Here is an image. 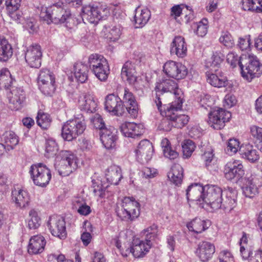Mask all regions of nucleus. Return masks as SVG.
Masks as SVG:
<instances>
[{
    "label": "nucleus",
    "instance_id": "f257e3e1",
    "mask_svg": "<svg viewBox=\"0 0 262 262\" xmlns=\"http://www.w3.org/2000/svg\"><path fill=\"white\" fill-rule=\"evenodd\" d=\"M40 17L48 24H60L71 18V13L70 10L64 8L63 3L58 2L48 7H42Z\"/></svg>",
    "mask_w": 262,
    "mask_h": 262
},
{
    "label": "nucleus",
    "instance_id": "f03ea898",
    "mask_svg": "<svg viewBox=\"0 0 262 262\" xmlns=\"http://www.w3.org/2000/svg\"><path fill=\"white\" fill-rule=\"evenodd\" d=\"M182 104V98L179 97L177 100H174L167 105H164L162 107V112H160L161 114L164 115L165 117L171 119L173 127L180 128L187 124L189 119L187 115L178 113L181 109Z\"/></svg>",
    "mask_w": 262,
    "mask_h": 262
},
{
    "label": "nucleus",
    "instance_id": "7ed1b4c3",
    "mask_svg": "<svg viewBox=\"0 0 262 262\" xmlns=\"http://www.w3.org/2000/svg\"><path fill=\"white\" fill-rule=\"evenodd\" d=\"M222 203V190L215 185L205 186L203 194L202 202L200 206L208 211H214L221 208Z\"/></svg>",
    "mask_w": 262,
    "mask_h": 262
},
{
    "label": "nucleus",
    "instance_id": "20e7f679",
    "mask_svg": "<svg viewBox=\"0 0 262 262\" xmlns=\"http://www.w3.org/2000/svg\"><path fill=\"white\" fill-rule=\"evenodd\" d=\"M241 70L242 76L250 81L254 77H258L262 73V65L256 56L243 54L242 55Z\"/></svg>",
    "mask_w": 262,
    "mask_h": 262
},
{
    "label": "nucleus",
    "instance_id": "39448f33",
    "mask_svg": "<svg viewBox=\"0 0 262 262\" xmlns=\"http://www.w3.org/2000/svg\"><path fill=\"white\" fill-rule=\"evenodd\" d=\"M110 14V10L105 5L98 4L85 5L82 7L81 17L85 24H96Z\"/></svg>",
    "mask_w": 262,
    "mask_h": 262
},
{
    "label": "nucleus",
    "instance_id": "423d86ee",
    "mask_svg": "<svg viewBox=\"0 0 262 262\" xmlns=\"http://www.w3.org/2000/svg\"><path fill=\"white\" fill-rule=\"evenodd\" d=\"M76 156L69 150H61L57 156L56 168L60 175L68 176L77 167Z\"/></svg>",
    "mask_w": 262,
    "mask_h": 262
},
{
    "label": "nucleus",
    "instance_id": "0eeeda50",
    "mask_svg": "<svg viewBox=\"0 0 262 262\" xmlns=\"http://www.w3.org/2000/svg\"><path fill=\"white\" fill-rule=\"evenodd\" d=\"M116 212L122 220H134L140 214V204L133 198L125 197L118 206Z\"/></svg>",
    "mask_w": 262,
    "mask_h": 262
},
{
    "label": "nucleus",
    "instance_id": "6e6552de",
    "mask_svg": "<svg viewBox=\"0 0 262 262\" xmlns=\"http://www.w3.org/2000/svg\"><path fill=\"white\" fill-rule=\"evenodd\" d=\"M86 128V124L82 117L75 118L67 121L62 126L61 136L67 141H70L81 135Z\"/></svg>",
    "mask_w": 262,
    "mask_h": 262
},
{
    "label": "nucleus",
    "instance_id": "1a4fd4ad",
    "mask_svg": "<svg viewBox=\"0 0 262 262\" xmlns=\"http://www.w3.org/2000/svg\"><path fill=\"white\" fill-rule=\"evenodd\" d=\"M89 66L93 73L100 81H104L108 77L110 68L107 60L98 54H91L88 60Z\"/></svg>",
    "mask_w": 262,
    "mask_h": 262
},
{
    "label": "nucleus",
    "instance_id": "9d476101",
    "mask_svg": "<svg viewBox=\"0 0 262 262\" xmlns=\"http://www.w3.org/2000/svg\"><path fill=\"white\" fill-rule=\"evenodd\" d=\"M155 90L156 94L155 103L160 112H162V107L160 96L164 93L170 92L173 93L176 98L175 100H177L179 97L181 98V91L178 89L177 83L171 79L163 80L157 82Z\"/></svg>",
    "mask_w": 262,
    "mask_h": 262
},
{
    "label": "nucleus",
    "instance_id": "9b49d317",
    "mask_svg": "<svg viewBox=\"0 0 262 262\" xmlns=\"http://www.w3.org/2000/svg\"><path fill=\"white\" fill-rule=\"evenodd\" d=\"M29 173L34 184L40 187H45L51 179L50 170L42 163L32 165Z\"/></svg>",
    "mask_w": 262,
    "mask_h": 262
},
{
    "label": "nucleus",
    "instance_id": "f8f14e48",
    "mask_svg": "<svg viewBox=\"0 0 262 262\" xmlns=\"http://www.w3.org/2000/svg\"><path fill=\"white\" fill-rule=\"evenodd\" d=\"M231 114L225 110L218 108L211 111L208 115V123L214 129H221L229 121Z\"/></svg>",
    "mask_w": 262,
    "mask_h": 262
},
{
    "label": "nucleus",
    "instance_id": "ddd939ff",
    "mask_svg": "<svg viewBox=\"0 0 262 262\" xmlns=\"http://www.w3.org/2000/svg\"><path fill=\"white\" fill-rule=\"evenodd\" d=\"M163 71L168 76L177 80L184 79L188 74L185 66L173 60L168 61L164 64Z\"/></svg>",
    "mask_w": 262,
    "mask_h": 262
},
{
    "label": "nucleus",
    "instance_id": "4468645a",
    "mask_svg": "<svg viewBox=\"0 0 262 262\" xmlns=\"http://www.w3.org/2000/svg\"><path fill=\"white\" fill-rule=\"evenodd\" d=\"M137 160L144 164L152 158L154 149L151 143L148 140L141 141L135 150Z\"/></svg>",
    "mask_w": 262,
    "mask_h": 262
},
{
    "label": "nucleus",
    "instance_id": "2eb2a0df",
    "mask_svg": "<svg viewBox=\"0 0 262 262\" xmlns=\"http://www.w3.org/2000/svg\"><path fill=\"white\" fill-rule=\"evenodd\" d=\"M48 225L52 234L60 238L66 237V223L63 217L58 215L51 216Z\"/></svg>",
    "mask_w": 262,
    "mask_h": 262
},
{
    "label": "nucleus",
    "instance_id": "dca6fc26",
    "mask_svg": "<svg viewBox=\"0 0 262 262\" xmlns=\"http://www.w3.org/2000/svg\"><path fill=\"white\" fill-rule=\"evenodd\" d=\"M243 168L241 161L236 160L230 161L224 167L225 177L228 180L239 179L244 174Z\"/></svg>",
    "mask_w": 262,
    "mask_h": 262
},
{
    "label": "nucleus",
    "instance_id": "f3484780",
    "mask_svg": "<svg viewBox=\"0 0 262 262\" xmlns=\"http://www.w3.org/2000/svg\"><path fill=\"white\" fill-rule=\"evenodd\" d=\"M42 55L40 46L37 44L32 45L26 50L25 60L30 67L38 68L41 66Z\"/></svg>",
    "mask_w": 262,
    "mask_h": 262
},
{
    "label": "nucleus",
    "instance_id": "a211bd4d",
    "mask_svg": "<svg viewBox=\"0 0 262 262\" xmlns=\"http://www.w3.org/2000/svg\"><path fill=\"white\" fill-rule=\"evenodd\" d=\"M25 93L21 88L12 87L8 95L9 108L14 111L20 110L25 100Z\"/></svg>",
    "mask_w": 262,
    "mask_h": 262
},
{
    "label": "nucleus",
    "instance_id": "6ab92c4d",
    "mask_svg": "<svg viewBox=\"0 0 262 262\" xmlns=\"http://www.w3.org/2000/svg\"><path fill=\"white\" fill-rule=\"evenodd\" d=\"M105 108L115 115H122L125 111L123 102L117 96L113 94L106 96L105 101Z\"/></svg>",
    "mask_w": 262,
    "mask_h": 262
},
{
    "label": "nucleus",
    "instance_id": "aec40b11",
    "mask_svg": "<svg viewBox=\"0 0 262 262\" xmlns=\"http://www.w3.org/2000/svg\"><path fill=\"white\" fill-rule=\"evenodd\" d=\"M119 94L123 93V103L126 104L125 108L128 113L133 117H136L138 113V106L133 93L126 88H123L118 90Z\"/></svg>",
    "mask_w": 262,
    "mask_h": 262
},
{
    "label": "nucleus",
    "instance_id": "412c9836",
    "mask_svg": "<svg viewBox=\"0 0 262 262\" xmlns=\"http://www.w3.org/2000/svg\"><path fill=\"white\" fill-rule=\"evenodd\" d=\"M215 251L214 245L208 242L200 243L195 251L196 255L203 262H207L212 257Z\"/></svg>",
    "mask_w": 262,
    "mask_h": 262
},
{
    "label": "nucleus",
    "instance_id": "4be33fe9",
    "mask_svg": "<svg viewBox=\"0 0 262 262\" xmlns=\"http://www.w3.org/2000/svg\"><path fill=\"white\" fill-rule=\"evenodd\" d=\"M117 131L113 127L104 128L100 132V140L104 146L108 149L113 148L116 146Z\"/></svg>",
    "mask_w": 262,
    "mask_h": 262
},
{
    "label": "nucleus",
    "instance_id": "5701e85b",
    "mask_svg": "<svg viewBox=\"0 0 262 262\" xmlns=\"http://www.w3.org/2000/svg\"><path fill=\"white\" fill-rule=\"evenodd\" d=\"M187 47L185 38L181 36H176L170 47L171 54L176 55L179 58H183L187 55Z\"/></svg>",
    "mask_w": 262,
    "mask_h": 262
},
{
    "label": "nucleus",
    "instance_id": "b1692460",
    "mask_svg": "<svg viewBox=\"0 0 262 262\" xmlns=\"http://www.w3.org/2000/svg\"><path fill=\"white\" fill-rule=\"evenodd\" d=\"M205 191V187H203L199 184H191L188 186L186 190V195L187 200L190 201H196L200 206V203L202 202L203 194Z\"/></svg>",
    "mask_w": 262,
    "mask_h": 262
},
{
    "label": "nucleus",
    "instance_id": "393cba45",
    "mask_svg": "<svg viewBox=\"0 0 262 262\" xmlns=\"http://www.w3.org/2000/svg\"><path fill=\"white\" fill-rule=\"evenodd\" d=\"M121 75L122 78L130 84L137 85L138 81L134 64L130 61L126 62L122 68Z\"/></svg>",
    "mask_w": 262,
    "mask_h": 262
},
{
    "label": "nucleus",
    "instance_id": "a878e982",
    "mask_svg": "<svg viewBox=\"0 0 262 262\" xmlns=\"http://www.w3.org/2000/svg\"><path fill=\"white\" fill-rule=\"evenodd\" d=\"M79 106L81 110L87 113H94L96 110L97 103L93 95L84 94L79 97L78 100Z\"/></svg>",
    "mask_w": 262,
    "mask_h": 262
},
{
    "label": "nucleus",
    "instance_id": "bb28decb",
    "mask_svg": "<svg viewBox=\"0 0 262 262\" xmlns=\"http://www.w3.org/2000/svg\"><path fill=\"white\" fill-rule=\"evenodd\" d=\"M46 241L45 237L41 235L32 236L29 241L28 252L31 254H37L43 252Z\"/></svg>",
    "mask_w": 262,
    "mask_h": 262
},
{
    "label": "nucleus",
    "instance_id": "cd10ccee",
    "mask_svg": "<svg viewBox=\"0 0 262 262\" xmlns=\"http://www.w3.org/2000/svg\"><path fill=\"white\" fill-rule=\"evenodd\" d=\"M145 241L146 242H145L138 238L133 240L132 251L134 257H143L148 252L151 248V243L148 239H146Z\"/></svg>",
    "mask_w": 262,
    "mask_h": 262
},
{
    "label": "nucleus",
    "instance_id": "c85d7f7f",
    "mask_svg": "<svg viewBox=\"0 0 262 262\" xmlns=\"http://www.w3.org/2000/svg\"><path fill=\"white\" fill-rule=\"evenodd\" d=\"M120 129L124 136L135 138L142 134L143 125L134 122H124L120 126Z\"/></svg>",
    "mask_w": 262,
    "mask_h": 262
},
{
    "label": "nucleus",
    "instance_id": "c756f323",
    "mask_svg": "<svg viewBox=\"0 0 262 262\" xmlns=\"http://www.w3.org/2000/svg\"><path fill=\"white\" fill-rule=\"evenodd\" d=\"M237 192L229 190L225 192V196L222 198V207L225 211H230L236 205Z\"/></svg>",
    "mask_w": 262,
    "mask_h": 262
},
{
    "label": "nucleus",
    "instance_id": "7c9ffc66",
    "mask_svg": "<svg viewBox=\"0 0 262 262\" xmlns=\"http://www.w3.org/2000/svg\"><path fill=\"white\" fill-rule=\"evenodd\" d=\"M209 221H205L200 218L196 217L187 224V227L190 231L195 233H201L206 230L210 226Z\"/></svg>",
    "mask_w": 262,
    "mask_h": 262
},
{
    "label": "nucleus",
    "instance_id": "2f4dec72",
    "mask_svg": "<svg viewBox=\"0 0 262 262\" xmlns=\"http://www.w3.org/2000/svg\"><path fill=\"white\" fill-rule=\"evenodd\" d=\"M73 73L76 80L82 83L88 78L89 68L82 62H77L74 66Z\"/></svg>",
    "mask_w": 262,
    "mask_h": 262
},
{
    "label": "nucleus",
    "instance_id": "473e14b6",
    "mask_svg": "<svg viewBox=\"0 0 262 262\" xmlns=\"http://www.w3.org/2000/svg\"><path fill=\"white\" fill-rule=\"evenodd\" d=\"M150 17V12L148 9L137 8L134 16L136 27L142 28L147 23Z\"/></svg>",
    "mask_w": 262,
    "mask_h": 262
},
{
    "label": "nucleus",
    "instance_id": "72a5a7b5",
    "mask_svg": "<svg viewBox=\"0 0 262 262\" xmlns=\"http://www.w3.org/2000/svg\"><path fill=\"white\" fill-rule=\"evenodd\" d=\"M239 152L242 157L251 163L257 161L259 156L256 149H254L252 145L248 144L241 146Z\"/></svg>",
    "mask_w": 262,
    "mask_h": 262
},
{
    "label": "nucleus",
    "instance_id": "f704fd0d",
    "mask_svg": "<svg viewBox=\"0 0 262 262\" xmlns=\"http://www.w3.org/2000/svg\"><path fill=\"white\" fill-rule=\"evenodd\" d=\"M12 54L13 49L11 45L4 36H0V60L6 61Z\"/></svg>",
    "mask_w": 262,
    "mask_h": 262
},
{
    "label": "nucleus",
    "instance_id": "c9c22d12",
    "mask_svg": "<svg viewBox=\"0 0 262 262\" xmlns=\"http://www.w3.org/2000/svg\"><path fill=\"white\" fill-rule=\"evenodd\" d=\"M105 176L108 182L114 185L118 184L122 178L120 168L117 165H112L107 170Z\"/></svg>",
    "mask_w": 262,
    "mask_h": 262
},
{
    "label": "nucleus",
    "instance_id": "e433bc0d",
    "mask_svg": "<svg viewBox=\"0 0 262 262\" xmlns=\"http://www.w3.org/2000/svg\"><path fill=\"white\" fill-rule=\"evenodd\" d=\"M12 200L17 206L21 208L25 207L29 202L28 193L21 190H15L12 191Z\"/></svg>",
    "mask_w": 262,
    "mask_h": 262
},
{
    "label": "nucleus",
    "instance_id": "4c0bfd02",
    "mask_svg": "<svg viewBox=\"0 0 262 262\" xmlns=\"http://www.w3.org/2000/svg\"><path fill=\"white\" fill-rule=\"evenodd\" d=\"M217 74H207V80L211 85L214 87L221 88L226 86L227 85V79L226 76L220 73Z\"/></svg>",
    "mask_w": 262,
    "mask_h": 262
},
{
    "label": "nucleus",
    "instance_id": "58836bf2",
    "mask_svg": "<svg viewBox=\"0 0 262 262\" xmlns=\"http://www.w3.org/2000/svg\"><path fill=\"white\" fill-rule=\"evenodd\" d=\"M250 133L255 146L262 152V127L253 125L250 126Z\"/></svg>",
    "mask_w": 262,
    "mask_h": 262
},
{
    "label": "nucleus",
    "instance_id": "ea45409f",
    "mask_svg": "<svg viewBox=\"0 0 262 262\" xmlns=\"http://www.w3.org/2000/svg\"><path fill=\"white\" fill-rule=\"evenodd\" d=\"M183 170L179 164H174L171 167V171L168 174L170 180L175 185L180 184L182 181Z\"/></svg>",
    "mask_w": 262,
    "mask_h": 262
},
{
    "label": "nucleus",
    "instance_id": "a19ab883",
    "mask_svg": "<svg viewBox=\"0 0 262 262\" xmlns=\"http://www.w3.org/2000/svg\"><path fill=\"white\" fill-rule=\"evenodd\" d=\"M161 146L165 157L170 160H174L179 157L178 152L171 147L169 141L167 138L162 140Z\"/></svg>",
    "mask_w": 262,
    "mask_h": 262
},
{
    "label": "nucleus",
    "instance_id": "79ce46f5",
    "mask_svg": "<svg viewBox=\"0 0 262 262\" xmlns=\"http://www.w3.org/2000/svg\"><path fill=\"white\" fill-rule=\"evenodd\" d=\"M242 8L245 11L259 12L262 8V0H242Z\"/></svg>",
    "mask_w": 262,
    "mask_h": 262
},
{
    "label": "nucleus",
    "instance_id": "37998d69",
    "mask_svg": "<svg viewBox=\"0 0 262 262\" xmlns=\"http://www.w3.org/2000/svg\"><path fill=\"white\" fill-rule=\"evenodd\" d=\"M12 78L9 70L3 69L0 71V89H8L11 86Z\"/></svg>",
    "mask_w": 262,
    "mask_h": 262
},
{
    "label": "nucleus",
    "instance_id": "c03bdc74",
    "mask_svg": "<svg viewBox=\"0 0 262 262\" xmlns=\"http://www.w3.org/2000/svg\"><path fill=\"white\" fill-rule=\"evenodd\" d=\"M3 139L6 146L12 149L18 144L19 140L18 136L12 131L6 132L3 135Z\"/></svg>",
    "mask_w": 262,
    "mask_h": 262
},
{
    "label": "nucleus",
    "instance_id": "a18cd8bd",
    "mask_svg": "<svg viewBox=\"0 0 262 262\" xmlns=\"http://www.w3.org/2000/svg\"><path fill=\"white\" fill-rule=\"evenodd\" d=\"M58 150V145L52 139H48L46 142L45 156L47 158L54 156Z\"/></svg>",
    "mask_w": 262,
    "mask_h": 262
},
{
    "label": "nucleus",
    "instance_id": "49530a36",
    "mask_svg": "<svg viewBox=\"0 0 262 262\" xmlns=\"http://www.w3.org/2000/svg\"><path fill=\"white\" fill-rule=\"evenodd\" d=\"M36 119L37 124L42 128L47 129L50 125L51 119L48 114L39 112Z\"/></svg>",
    "mask_w": 262,
    "mask_h": 262
},
{
    "label": "nucleus",
    "instance_id": "de8ad7c7",
    "mask_svg": "<svg viewBox=\"0 0 262 262\" xmlns=\"http://www.w3.org/2000/svg\"><path fill=\"white\" fill-rule=\"evenodd\" d=\"M30 219L28 221V227L30 229H36L40 224V219L38 216V213L34 209L29 212Z\"/></svg>",
    "mask_w": 262,
    "mask_h": 262
},
{
    "label": "nucleus",
    "instance_id": "09e8293b",
    "mask_svg": "<svg viewBox=\"0 0 262 262\" xmlns=\"http://www.w3.org/2000/svg\"><path fill=\"white\" fill-rule=\"evenodd\" d=\"M243 191L246 197L252 198L257 193V188L251 181H249L243 188Z\"/></svg>",
    "mask_w": 262,
    "mask_h": 262
},
{
    "label": "nucleus",
    "instance_id": "8fccbe9b",
    "mask_svg": "<svg viewBox=\"0 0 262 262\" xmlns=\"http://www.w3.org/2000/svg\"><path fill=\"white\" fill-rule=\"evenodd\" d=\"M49 81H55V77L53 74L48 69L40 70L38 76V84Z\"/></svg>",
    "mask_w": 262,
    "mask_h": 262
},
{
    "label": "nucleus",
    "instance_id": "3c124183",
    "mask_svg": "<svg viewBox=\"0 0 262 262\" xmlns=\"http://www.w3.org/2000/svg\"><path fill=\"white\" fill-rule=\"evenodd\" d=\"M123 239H118L115 238L114 239V242L116 247L120 250L122 255L124 257H127L129 254L132 253L133 254L132 246H129L126 247L124 243V246L122 247L121 243Z\"/></svg>",
    "mask_w": 262,
    "mask_h": 262
},
{
    "label": "nucleus",
    "instance_id": "603ef678",
    "mask_svg": "<svg viewBox=\"0 0 262 262\" xmlns=\"http://www.w3.org/2000/svg\"><path fill=\"white\" fill-rule=\"evenodd\" d=\"M55 81L38 83L40 90L46 95H51L55 90Z\"/></svg>",
    "mask_w": 262,
    "mask_h": 262
},
{
    "label": "nucleus",
    "instance_id": "864d4df0",
    "mask_svg": "<svg viewBox=\"0 0 262 262\" xmlns=\"http://www.w3.org/2000/svg\"><path fill=\"white\" fill-rule=\"evenodd\" d=\"M214 158V155L213 154V150L210 146H208L202 155V159L207 169H209L210 167L211 166Z\"/></svg>",
    "mask_w": 262,
    "mask_h": 262
},
{
    "label": "nucleus",
    "instance_id": "5fc2aeb1",
    "mask_svg": "<svg viewBox=\"0 0 262 262\" xmlns=\"http://www.w3.org/2000/svg\"><path fill=\"white\" fill-rule=\"evenodd\" d=\"M184 156L190 157L195 148L194 143L190 140H185L182 145Z\"/></svg>",
    "mask_w": 262,
    "mask_h": 262
},
{
    "label": "nucleus",
    "instance_id": "6e6d98bb",
    "mask_svg": "<svg viewBox=\"0 0 262 262\" xmlns=\"http://www.w3.org/2000/svg\"><path fill=\"white\" fill-rule=\"evenodd\" d=\"M196 34L201 37L204 36L208 31V20L204 18L196 24Z\"/></svg>",
    "mask_w": 262,
    "mask_h": 262
},
{
    "label": "nucleus",
    "instance_id": "4d7b16f0",
    "mask_svg": "<svg viewBox=\"0 0 262 262\" xmlns=\"http://www.w3.org/2000/svg\"><path fill=\"white\" fill-rule=\"evenodd\" d=\"M121 34L120 28L114 26L111 28L106 34V37L112 41H115L118 40Z\"/></svg>",
    "mask_w": 262,
    "mask_h": 262
},
{
    "label": "nucleus",
    "instance_id": "13d9d810",
    "mask_svg": "<svg viewBox=\"0 0 262 262\" xmlns=\"http://www.w3.org/2000/svg\"><path fill=\"white\" fill-rule=\"evenodd\" d=\"M158 232V227L153 224L143 230L142 233L146 236V239H148L151 242V240L154 239Z\"/></svg>",
    "mask_w": 262,
    "mask_h": 262
},
{
    "label": "nucleus",
    "instance_id": "bf43d9fd",
    "mask_svg": "<svg viewBox=\"0 0 262 262\" xmlns=\"http://www.w3.org/2000/svg\"><path fill=\"white\" fill-rule=\"evenodd\" d=\"M220 41L229 48L233 47L234 45L233 37L228 32H224L222 34L220 38Z\"/></svg>",
    "mask_w": 262,
    "mask_h": 262
},
{
    "label": "nucleus",
    "instance_id": "052dcab7",
    "mask_svg": "<svg viewBox=\"0 0 262 262\" xmlns=\"http://www.w3.org/2000/svg\"><path fill=\"white\" fill-rule=\"evenodd\" d=\"M226 60L232 68H235L237 65H238L241 68L242 56L239 57L237 54L231 52L227 54Z\"/></svg>",
    "mask_w": 262,
    "mask_h": 262
},
{
    "label": "nucleus",
    "instance_id": "680f3d73",
    "mask_svg": "<svg viewBox=\"0 0 262 262\" xmlns=\"http://www.w3.org/2000/svg\"><path fill=\"white\" fill-rule=\"evenodd\" d=\"M239 142L236 139H230L228 142L226 148L227 152L229 155L235 154L239 150Z\"/></svg>",
    "mask_w": 262,
    "mask_h": 262
},
{
    "label": "nucleus",
    "instance_id": "e2e57ef3",
    "mask_svg": "<svg viewBox=\"0 0 262 262\" xmlns=\"http://www.w3.org/2000/svg\"><path fill=\"white\" fill-rule=\"evenodd\" d=\"M219 262H234V259L232 253L228 250L221 251L218 255Z\"/></svg>",
    "mask_w": 262,
    "mask_h": 262
},
{
    "label": "nucleus",
    "instance_id": "0e129e2a",
    "mask_svg": "<svg viewBox=\"0 0 262 262\" xmlns=\"http://www.w3.org/2000/svg\"><path fill=\"white\" fill-rule=\"evenodd\" d=\"M224 55L221 52H215L211 57L210 66L213 68L218 67L223 61Z\"/></svg>",
    "mask_w": 262,
    "mask_h": 262
},
{
    "label": "nucleus",
    "instance_id": "69168bd1",
    "mask_svg": "<svg viewBox=\"0 0 262 262\" xmlns=\"http://www.w3.org/2000/svg\"><path fill=\"white\" fill-rule=\"evenodd\" d=\"M173 127L172 121L165 117L163 118L158 125V129L161 130L165 132L170 131L172 127Z\"/></svg>",
    "mask_w": 262,
    "mask_h": 262
},
{
    "label": "nucleus",
    "instance_id": "338daca9",
    "mask_svg": "<svg viewBox=\"0 0 262 262\" xmlns=\"http://www.w3.org/2000/svg\"><path fill=\"white\" fill-rule=\"evenodd\" d=\"M187 10V7L183 5L174 6L171 9V15L176 19L181 15H184L183 12H185Z\"/></svg>",
    "mask_w": 262,
    "mask_h": 262
},
{
    "label": "nucleus",
    "instance_id": "774afa93",
    "mask_svg": "<svg viewBox=\"0 0 262 262\" xmlns=\"http://www.w3.org/2000/svg\"><path fill=\"white\" fill-rule=\"evenodd\" d=\"M250 36L247 35L239 38L238 46L243 51L248 49L250 47Z\"/></svg>",
    "mask_w": 262,
    "mask_h": 262
}]
</instances>
